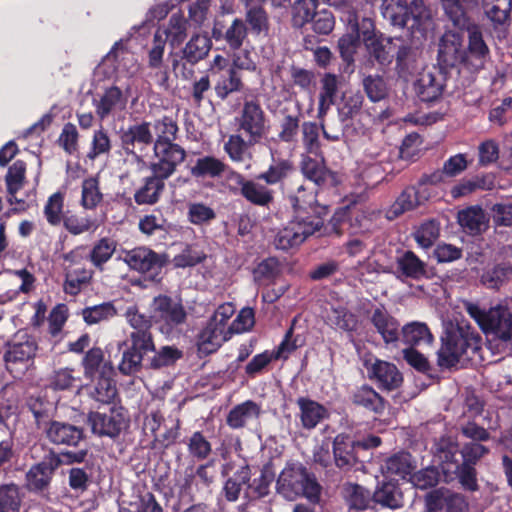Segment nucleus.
Masks as SVG:
<instances>
[{
	"label": "nucleus",
	"instance_id": "f257e3e1",
	"mask_svg": "<svg viewBox=\"0 0 512 512\" xmlns=\"http://www.w3.org/2000/svg\"><path fill=\"white\" fill-rule=\"evenodd\" d=\"M447 17L455 27L468 33V45L466 52V69L470 72H478L485 67L490 57V49L486 44L481 27L471 23L466 13L467 8H473L480 0H441Z\"/></svg>",
	"mask_w": 512,
	"mask_h": 512
},
{
	"label": "nucleus",
	"instance_id": "f03ea898",
	"mask_svg": "<svg viewBox=\"0 0 512 512\" xmlns=\"http://www.w3.org/2000/svg\"><path fill=\"white\" fill-rule=\"evenodd\" d=\"M482 338L469 325L449 323L441 336V346L437 351V365L442 369L455 367L463 356L473 360L479 355Z\"/></svg>",
	"mask_w": 512,
	"mask_h": 512
},
{
	"label": "nucleus",
	"instance_id": "7ed1b4c3",
	"mask_svg": "<svg viewBox=\"0 0 512 512\" xmlns=\"http://www.w3.org/2000/svg\"><path fill=\"white\" fill-rule=\"evenodd\" d=\"M277 492L287 500L303 496L318 503L322 487L315 475L300 462H288L276 482Z\"/></svg>",
	"mask_w": 512,
	"mask_h": 512
},
{
	"label": "nucleus",
	"instance_id": "20e7f679",
	"mask_svg": "<svg viewBox=\"0 0 512 512\" xmlns=\"http://www.w3.org/2000/svg\"><path fill=\"white\" fill-rule=\"evenodd\" d=\"M89 450L87 445L77 451L65 450L57 454L51 451L43 459L30 467L26 473V488L31 492H40L47 489L55 471L62 465H73L86 462Z\"/></svg>",
	"mask_w": 512,
	"mask_h": 512
},
{
	"label": "nucleus",
	"instance_id": "39448f33",
	"mask_svg": "<svg viewBox=\"0 0 512 512\" xmlns=\"http://www.w3.org/2000/svg\"><path fill=\"white\" fill-rule=\"evenodd\" d=\"M466 311L485 335H491L503 342L512 339V312L509 307L498 304L484 309L477 304L469 303Z\"/></svg>",
	"mask_w": 512,
	"mask_h": 512
},
{
	"label": "nucleus",
	"instance_id": "423d86ee",
	"mask_svg": "<svg viewBox=\"0 0 512 512\" xmlns=\"http://www.w3.org/2000/svg\"><path fill=\"white\" fill-rule=\"evenodd\" d=\"M119 259L131 270L146 275L152 281L161 280L162 269L169 262L166 253H158L148 246L121 249Z\"/></svg>",
	"mask_w": 512,
	"mask_h": 512
},
{
	"label": "nucleus",
	"instance_id": "0eeeda50",
	"mask_svg": "<svg viewBox=\"0 0 512 512\" xmlns=\"http://www.w3.org/2000/svg\"><path fill=\"white\" fill-rule=\"evenodd\" d=\"M122 358L118 365L121 374L131 376L146 368L148 354L155 352L152 334H130L120 346Z\"/></svg>",
	"mask_w": 512,
	"mask_h": 512
},
{
	"label": "nucleus",
	"instance_id": "6e6552de",
	"mask_svg": "<svg viewBox=\"0 0 512 512\" xmlns=\"http://www.w3.org/2000/svg\"><path fill=\"white\" fill-rule=\"evenodd\" d=\"M151 319L161 333L171 335L174 329L186 322L187 312L181 299L160 294L150 304Z\"/></svg>",
	"mask_w": 512,
	"mask_h": 512
},
{
	"label": "nucleus",
	"instance_id": "1a4fd4ad",
	"mask_svg": "<svg viewBox=\"0 0 512 512\" xmlns=\"http://www.w3.org/2000/svg\"><path fill=\"white\" fill-rule=\"evenodd\" d=\"M324 221L319 216H296L280 229L274 238L277 250L288 251L301 245L309 236L321 230Z\"/></svg>",
	"mask_w": 512,
	"mask_h": 512
},
{
	"label": "nucleus",
	"instance_id": "9d476101",
	"mask_svg": "<svg viewBox=\"0 0 512 512\" xmlns=\"http://www.w3.org/2000/svg\"><path fill=\"white\" fill-rule=\"evenodd\" d=\"M236 132L260 143L267 135L268 119L258 100H245L234 118Z\"/></svg>",
	"mask_w": 512,
	"mask_h": 512
},
{
	"label": "nucleus",
	"instance_id": "9b49d317",
	"mask_svg": "<svg viewBox=\"0 0 512 512\" xmlns=\"http://www.w3.org/2000/svg\"><path fill=\"white\" fill-rule=\"evenodd\" d=\"M464 37L460 32L446 31L438 44L437 66L447 75L460 73V67L466 69Z\"/></svg>",
	"mask_w": 512,
	"mask_h": 512
},
{
	"label": "nucleus",
	"instance_id": "f8f14e48",
	"mask_svg": "<svg viewBox=\"0 0 512 512\" xmlns=\"http://www.w3.org/2000/svg\"><path fill=\"white\" fill-rule=\"evenodd\" d=\"M87 423L94 435L115 440L129 428L130 418L124 408L110 407L105 412L90 411Z\"/></svg>",
	"mask_w": 512,
	"mask_h": 512
},
{
	"label": "nucleus",
	"instance_id": "ddd939ff",
	"mask_svg": "<svg viewBox=\"0 0 512 512\" xmlns=\"http://www.w3.org/2000/svg\"><path fill=\"white\" fill-rule=\"evenodd\" d=\"M393 26L407 28L413 34L420 31L430 14L423 0H412L408 5L397 1L389 4L384 13Z\"/></svg>",
	"mask_w": 512,
	"mask_h": 512
},
{
	"label": "nucleus",
	"instance_id": "4468645a",
	"mask_svg": "<svg viewBox=\"0 0 512 512\" xmlns=\"http://www.w3.org/2000/svg\"><path fill=\"white\" fill-rule=\"evenodd\" d=\"M37 344L30 337L24 341H12L8 343L4 353V361L7 370L14 378H21L33 364L36 355Z\"/></svg>",
	"mask_w": 512,
	"mask_h": 512
},
{
	"label": "nucleus",
	"instance_id": "2eb2a0df",
	"mask_svg": "<svg viewBox=\"0 0 512 512\" xmlns=\"http://www.w3.org/2000/svg\"><path fill=\"white\" fill-rule=\"evenodd\" d=\"M154 161L149 165L151 172L170 178L187 156L186 150L179 144L165 143L153 145Z\"/></svg>",
	"mask_w": 512,
	"mask_h": 512
},
{
	"label": "nucleus",
	"instance_id": "dca6fc26",
	"mask_svg": "<svg viewBox=\"0 0 512 512\" xmlns=\"http://www.w3.org/2000/svg\"><path fill=\"white\" fill-rule=\"evenodd\" d=\"M348 399L352 406L372 414L375 418L382 417L390 406L388 400L367 383L351 389Z\"/></svg>",
	"mask_w": 512,
	"mask_h": 512
},
{
	"label": "nucleus",
	"instance_id": "f3484780",
	"mask_svg": "<svg viewBox=\"0 0 512 512\" xmlns=\"http://www.w3.org/2000/svg\"><path fill=\"white\" fill-rule=\"evenodd\" d=\"M368 378L382 391H394L403 383V375L397 366L391 362L376 358L374 362L364 364Z\"/></svg>",
	"mask_w": 512,
	"mask_h": 512
},
{
	"label": "nucleus",
	"instance_id": "a211bd4d",
	"mask_svg": "<svg viewBox=\"0 0 512 512\" xmlns=\"http://www.w3.org/2000/svg\"><path fill=\"white\" fill-rule=\"evenodd\" d=\"M43 433L47 440L55 446L78 448L81 443L85 444L84 429L65 421L54 420L50 422Z\"/></svg>",
	"mask_w": 512,
	"mask_h": 512
},
{
	"label": "nucleus",
	"instance_id": "6ab92c4d",
	"mask_svg": "<svg viewBox=\"0 0 512 512\" xmlns=\"http://www.w3.org/2000/svg\"><path fill=\"white\" fill-rule=\"evenodd\" d=\"M230 181L240 187V194L253 205L266 207L274 201V193L259 181L247 180L238 171H230Z\"/></svg>",
	"mask_w": 512,
	"mask_h": 512
},
{
	"label": "nucleus",
	"instance_id": "aec40b11",
	"mask_svg": "<svg viewBox=\"0 0 512 512\" xmlns=\"http://www.w3.org/2000/svg\"><path fill=\"white\" fill-rule=\"evenodd\" d=\"M450 76L439 68L435 72H422L414 84L417 97L421 102L432 103L439 100Z\"/></svg>",
	"mask_w": 512,
	"mask_h": 512
},
{
	"label": "nucleus",
	"instance_id": "412c9836",
	"mask_svg": "<svg viewBox=\"0 0 512 512\" xmlns=\"http://www.w3.org/2000/svg\"><path fill=\"white\" fill-rule=\"evenodd\" d=\"M357 443L346 433L337 434L332 442L334 463L343 472L353 470L359 463Z\"/></svg>",
	"mask_w": 512,
	"mask_h": 512
},
{
	"label": "nucleus",
	"instance_id": "4be33fe9",
	"mask_svg": "<svg viewBox=\"0 0 512 512\" xmlns=\"http://www.w3.org/2000/svg\"><path fill=\"white\" fill-rule=\"evenodd\" d=\"M151 124L143 121L139 124L130 125L127 130H123L120 135L121 146L127 155H132L139 163L145 164L142 156L135 152L136 144L145 147L154 145V138L151 132Z\"/></svg>",
	"mask_w": 512,
	"mask_h": 512
},
{
	"label": "nucleus",
	"instance_id": "5701e85b",
	"mask_svg": "<svg viewBox=\"0 0 512 512\" xmlns=\"http://www.w3.org/2000/svg\"><path fill=\"white\" fill-rule=\"evenodd\" d=\"M372 502L382 508L397 510L405 505L404 494L397 480L384 478L377 482Z\"/></svg>",
	"mask_w": 512,
	"mask_h": 512
},
{
	"label": "nucleus",
	"instance_id": "b1692460",
	"mask_svg": "<svg viewBox=\"0 0 512 512\" xmlns=\"http://www.w3.org/2000/svg\"><path fill=\"white\" fill-rule=\"evenodd\" d=\"M210 76L214 83L216 96L224 101L228 96L243 89L240 73L234 67H220L210 69Z\"/></svg>",
	"mask_w": 512,
	"mask_h": 512
},
{
	"label": "nucleus",
	"instance_id": "393cba45",
	"mask_svg": "<svg viewBox=\"0 0 512 512\" xmlns=\"http://www.w3.org/2000/svg\"><path fill=\"white\" fill-rule=\"evenodd\" d=\"M231 337L232 333L228 327L219 325L209 319L206 326L198 334V351L204 355H210L216 352Z\"/></svg>",
	"mask_w": 512,
	"mask_h": 512
},
{
	"label": "nucleus",
	"instance_id": "a878e982",
	"mask_svg": "<svg viewBox=\"0 0 512 512\" xmlns=\"http://www.w3.org/2000/svg\"><path fill=\"white\" fill-rule=\"evenodd\" d=\"M351 3L352 0H342L339 6L343 9L344 16L341 19L350 26V33L359 35V41L362 40L365 45L378 37L379 33L376 32L374 21L371 18L364 17L360 21L358 20L357 12L353 9Z\"/></svg>",
	"mask_w": 512,
	"mask_h": 512
},
{
	"label": "nucleus",
	"instance_id": "bb28decb",
	"mask_svg": "<svg viewBox=\"0 0 512 512\" xmlns=\"http://www.w3.org/2000/svg\"><path fill=\"white\" fill-rule=\"evenodd\" d=\"M301 172L306 179L313 182L320 189L336 187L339 183L335 172L329 170L324 163L309 156L302 160Z\"/></svg>",
	"mask_w": 512,
	"mask_h": 512
},
{
	"label": "nucleus",
	"instance_id": "cd10ccee",
	"mask_svg": "<svg viewBox=\"0 0 512 512\" xmlns=\"http://www.w3.org/2000/svg\"><path fill=\"white\" fill-rule=\"evenodd\" d=\"M370 321L386 345L400 340V323L383 306L373 311Z\"/></svg>",
	"mask_w": 512,
	"mask_h": 512
},
{
	"label": "nucleus",
	"instance_id": "c85d7f7f",
	"mask_svg": "<svg viewBox=\"0 0 512 512\" xmlns=\"http://www.w3.org/2000/svg\"><path fill=\"white\" fill-rule=\"evenodd\" d=\"M230 171L235 170L221 159L212 155L197 158L195 164L190 168V174L195 179H215L226 174V179L230 181Z\"/></svg>",
	"mask_w": 512,
	"mask_h": 512
},
{
	"label": "nucleus",
	"instance_id": "c756f323",
	"mask_svg": "<svg viewBox=\"0 0 512 512\" xmlns=\"http://www.w3.org/2000/svg\"><path fill=\"white\" fill-rule=\"evenodd\" d=\"M290 203L297 213V216H302L301 212L313 213L312 216H319L327 213V207L321 206L317 201V190L309 188L304 184L298 186L293 195L290 196Z\"/></svg>",
	"mask_w": 512,
	"mask_h": 512
},
{
	"label": "nucleus",
	"instance_id": "7c9ffc66",
	"mask_svg": "<svg viewBox=\"0 0 512 512\" xmlns=\"http://www.w3.org/2000/svg\"><path fill=\"white\" fill-rule=\"evenodd\" d=\"M168 178L153 173L143 179V184L135 191L134 200L138 205H154L159 202Z\"/></svg>",
	"mask_w": 512,
	"mask_h": 512
},
{
	"label": "nucleus",
	"instance_id": "2f4dec72",
	"mask_svg": "<svg viewBox=\"0 0 512 512\" xmlns=\"http://www.w3.org/2000/svg\"><path fill=\"white\" fill-rule=\"evenodd\" d=\"M295 167L290 159L271 156V162L265 171L256 176V180L267 186L282 185L294 172Z\"/></svg>",
	"mask_w": 512,
	"mask_h": 512
},
{
	"label": "nucleus",
	"instance_id": "473e14b6",
	"mask_svg": "<svg viewBox=\"0 0 512 512\" xmlns=\"http://www.w3.org/2000/svg\"><path fill=\"white\" fill-rule=\"evenodd\" d=\"M299 408V418L304 429L312 430L324 419L329 417L328 409L321 403L308 397H299L296 400Z\"/></svg>",
	"mask_w": 512,
	"mask_h": 512
},
{
	"label": "nucleus",
	"instance_id": "72a5a7b5",
	"mask_svg": "<svg viewBox=\"0 0 512 512\" xmlns=\"http://www.w3.org/2000/svg\"><path fill=\"white\" fill-rule=\"evenodd\" d=\"M483 9L494 31L505 36L511 23L512 0H496L491 5L484 4Z\"/></svg>",
	"mask_w": 512,
	"mask_h": 512
},
{
	"label": "nucleus",
	"instance_id": "f704fd0d",
	"mask_svg": "<svg viewBox=\"0 0 512 512\" xmlns=\"http://www.w3.org/2000/svg\"><path fill=\"white\" fill-rule=\"evenodd\" d=\"M113 368L104 365L90 392L91 397L102 404H110L117 396L116 382L113 379Z\"/></svg>",
	"mask_w": 512,
	"mask_h": 512
},
{
	"label": "nucleus",
	"instance_id": "c9c22d12",
	"mask_svg": "<svg viewBox=\"0 0 512 512\" xmlns=\"http://www.w3.org/2000/svg\"><path fill=\"white\" fill-rule=\"evenodd\" d=\"M365 47L370 58L381 66H387L393 61L397 48V37H385L379 33L378 37L365 44Z\"/></svg>",
	"mask_w": 512,
	"mask_h": 512
},
{
	"label": "nucleus",
	"instance_id": "e433bc0d",
	"mask_svg": "<svg viewBox=\"0 0 512 512\" xmlns=\"http://www.w3.org/2000/svg\"><path fill=\"white\" fill-rule=\"evenodd\" d=\"M261 415V406L253 400L235 405L226 416V424L233 430L244 428L252 419Z\"/></svg>",
	"mask_w": 512,
	"mask_h": 512
},
{
	"label": "nucleus",
	"instance_id": "4c0bfd02",
	"mask_svg": "<svg viewBox=\"0 0 512 512\" xmlns=\"http://www.w3.org/2000/svg\"><path fill=\"white\" fill-rule=\"evenodd\" d=\"M458 223L470 235H479L488 228L489 219L479 205L469 206L458 212Z\"/></svg>",
	"mask_w": 512,
	"mask_h": 512
},
{
	"label": "nucleus",
	"instance_id": "58836bf2",
	"mask_svg": "<svg viewBox=\"0 0 512 512\" xmlns=\"http://www.w3.org/2000/svg\"><path fill=\"white\" fill-rule=\"evenodd\" d=\"M341 496L350 510L365 511L370 507L372 494L360 484L345 482L341 487Z\"/></svg>",
	"mask_w": 512,
	"mask_h": 512
},
{
	"label": "nucleus",
	"instance_id": "ea45409f",
	"mask_svg": "<svg viewBox=\"0 0 512 512\" xmlns=\"http://www.w3.org/2000/svg\"><path fill=\"white\" fill-rule=\"evenodd\" d=\"M396 266L398 272L406 278L420 280L429 277L427 264L411 250H406L401 256L397 257Z\"/></svg>",
	"mask_w": 512,
	"mask_h": 512
},
{
	"label": "nucleus",
	"instance_id": "a19ab883",
	"mask_svg": "<svg viewBox=\"0 0 512 512\" xmlns=\"http://www.w3.org/2000/svg\"><path fill=\"white\" fill-rule=\"evenodd\" d=\"M400 340L405 345L414 348L423 344H431L434 336L426 323L413 321L402 327Z\"/></svg>",
	"mask_w": 512,
	"mask_h": 512
},
{
	"label": "nucleus",
	"instance_id": "79ce46f5",
	"mask_svg": "<svg viewBox=\"0 0 512 512\" xmlns=\"http://www.w3.org/2000/svg\"><path fill=\"white\" fill-rule=\"evenodd\" d=\"M320 82L318 116L322 117L336 103L340 79L333 73H325Z\"/></svg>",
	"mask_w": 512,
	"mask_h": 512
},
{
	"label": "nucleus",
	"instance_id": "37998d69",
	"mask_svg": "<svg viewBox=\"0 0 512 512\" xmlns=\"http://www.w3.org/2000/svg\"><path fill=\"white\" fill-rule=\"evenodd\" d=\"M117 246L116 240L110 237H102L93 244L87 259L97 270L102 272L106 263L111 260L116 252Z\"/></svg>",
	"mask_w": 512,
	"mask_h": 512
},
{
	"label": "nucleus",
	"instance_id": "c03bdc74",
	"mask_svg": "<svg viewBox=\"0 0 512 512\" xmlns=\"http://www.w3.org/2000/svg\"><path fill=\"white\" fill-rule=\"evenodd\" d=\"M247 26L245 22L240 18H235L232 24L222 32L217 26H214L212 35L215 40H225L231 50H238L247 37Z\"/></svg>",
	"mask_w": 512,
	"mask_h": 512
},
{
	"label": "nucleus",
	"instance_id": "a18cd8bd",
	"mask_svg": "<svg viewBox=\"0 0 512 512\" xmlns=\"http://www.w3.org/2000/svg\"><path fill=\"white\" fill-rule=\"evenodd\" d=\"M250 466L245 464L240 466L232 476L228 477L222 487V494L229 502H235L239 499L244 485L251 480Z\"/></svg>",
	"mask_w": 512,
	"mask_h": 512
},
{
	"label": "nucleus",
	"instance_id": "49530a36",
	"mask_svg": "<svg viewBox=\"0 0 512 512\" xmlns=\"http://www.w3.org/2000/svg\"><path fill=\"white\" fill-rule=\"evenodd\" d=\"M282 118L279 120L277 138L280 142L295 143L300 131L301 111L288 113L285 108L281 111Z\"/></svg>",
	"mask_w": 512,
	"mask_h": 512
},
{
	"label": "nucleus",
	"instance_id": "de8ad7c7",
	"mask_svg": "<svg viewBox=\"0 0 512 512\" xmlns=\"http://www.w3.org/2000/svg\"><path fill=\"white\" fill-rule=\"evenodd\" d=\"M212 42L207 35L196 34L182 50V59L191 65H195L207 57L211 50Z\"/></svg>",
	"mask_w": 512,
	"mask_h": 512
},
{
	"label": "nucleus",
	"instance_id": "09e8293b",
	"mask_svg": "<svg viewBox=\"0 0 512 512\" xmlns=\"http://www.w3.org/2000/svg\"><path fill=\"white\" fill-rule=\"evenodd\" d=\"M458 452H460L458 443L450 437H441L435 443V453L441 462L442 471L446 476H449L455 464L459 463L456 458Z\"/></svg>",
	"mask_w": 512,
	"mask_h": 512
},
{
	"label": "nucleus",
	"instance_id": "8fccbe9b",
	"mask_svg": "<svg viewBox=\"0 0 512 512\" xmlns=\"http://www.w3.org/2000/svg\"><path fill=\"white\" fill-rule=\"evenodd\" d=\"M64 277V292L71 296H77L85 286L91 283L93 271L85 267L76 269L66 267Z\"/></svg>",
	"mask_w": 512,
	"mask_h": 512
},
{
	"label": "nucleus",
	"instance_id": "3c124183",
	"mask_svg": "<svg viewBox=\"0 0 512 512\" xmlns=\"http://www.w3.org/2000/svg\"><path fill=\"white\" fill-rule=\"evenodd\" d=\"M364 97L359 91H345L337 108L340 123H352L363 105Z\"/></svg>",
	"mask_w": 512,
	"mask_h": 512
},
{
	"label": "nucleus",
	"instance_id": "603ef678",
	"mask_svg": "<svg viewBox=\"0 0 512 512\" xmlns=\"http://www.w3.org/2000/svg\"><path fill=\"white\" fill-rule=\"evenodd\" d=\"M417 52L401 38H397V48L394 53L396 71L399 77H406L415 68Z\"/></svg>",
	"mask_w": 512,
	"mask_h": 512
},
{
	"label": "nucleus",
	"instance_id": "864d4df0",
	"mask_svg": "<svg viewBox=\"0 0 512 512\" xmlns=\"http://www.w3.org/2000/svg\"><path fill=\"white\" fill-rule=\"evenodd\" d=\"M257 144V142L252 141L249 143V137H245V135L237 132L228 137L223 149L232 162L243 163L249 148Z\"/></svg>",
	"mask_w": 512,
	"mask_h": 512
},
{
	"label": "nucleus",
	"instance_id": "5fc2aeb1",
	"mask_svg": "<svg viewBox=\"0 0 512 512\" xmlns=\"http://www.w3.org/2000/svg\"><path fill=\"white\" fill-rule=\"evenodd\" d=\"M164 40L169 41L172 46L181 44L187 36V20L181 12L173 13L167 26L159 27Z\"/></svg>",
	"mask_w": 512,
	"mask_h": 512
},
{
	"label": "nucleus",
	"instance_id": "6e6d98bb",
	"mask_svg": "<svg viewBox=\"0 0 512 512\" xmlns=\"http://www.w3.org/2000/svg\"><path fill=\"white\" fill-rule=\"evenodd\" d=\"M28 410L33 414L36 426L39 430L44 431V429L53 422L52 419L54 413L53 404L41 397H30L27 400Z\"/></svg>",
	"mask_w": 512,
	"mask_h": 512
},
{
	"label": "nucleus",
	"instance_id": "4d7b16f0",
	"mask_svg": "<svg viewBox=\"0 0 512 512\" xmlns=\"http://www.w3.org/2000/svg\"><path fill=\"white\" fill-rule=\"evenodd\" d=\"M125 99L121 89L117 86H111L106 89L98 103L96 104V113L101 120L105 119L116 109H122L125 106Z\"/></svg>",
	"mask_w": 512,
	"mask_h": 512
},
{
	"label": "nucleus",
	"instance_id": "13d9d810",
	"mask_svg": "<svg viewBox=\"0 0 512 512\" xmlns=\"http://www.w3.org/2000/svg\"><path fill=\"white\" fill-rule=\"evenodd\" d=\"M216 218V211L204 202L187 204V220L194 226L200 228L210 226Z\"/></svg>",
	"mask_w": 512,
	"mask_h": 512
},
{
	"label": "nucleus",
	"instance_id": "bf43d9fd",
	"mask_svg": "<svg viewBox=\"0 0 512 512\" xmlns=\"http://www.w3.org/2000/svg\"><path fill=\"white\" fill-rule=\"evenodd\" d=\"M112 140L109 132L102 126L94 130L86 158L91 161L102 156H109L112 150Z\"/></svg>",
	"mask_w": 512,
	"mask_h": 512
},
{
	"label": "nucleus",
	"instance_id": "052dcab7",
	"mask_svg": "<svg viewBox=\"0 0 512 512\" xmlns=\"http://www.w3.org/2000/svg\"><path fill=\"white\" fill-rule=\"evenodd\" d=\"M147 358V369H161L175 365L183 357V352L175 346H163Z\"/></svg>",
	"mask_w": 512,
	"mask_h": 512
},
{
	"label": "nucleus",
	"instance_id": "680f3d73",
	"mask_svg": "<svg viewBox=\"0 0 512 512\" xmlns=\"http://www.w3.org/2000/svg\"><path fill=\"white\" fill-rule=\"evenodd\" d=\"M81 315L87 325H94L114 318L117 309L112 301H108L83 308Z\"/></svg>",
	"mask_w": 512,
	"mask_h": 512
},
{
	"label": "nucleus",
	"instance_id": "e2e57ef3",
	"mask_svg": "<svg viewBox=\"0 0 512 512\" xmlns=\"http://www.w3.org/2000/svg\"><path fill=\"white\" fill-rule=\"evenodd\" d=\"M359 35L353 33H346L338 40V51L345 64L344 71L352 72L354 70L355 54L360 47Z\"/></svg>",
	"mask_w": 512,
	"mask_h": 512
},
{
	"label": "nucleus",
	"instance_id": "0e129e2a",
	"mask_svg": "<svg viewBox=\"0 0 512 512\" xmlns=\"http://www.w3.org/2000/svg\"><path fill=\"white\" fill-rule=\"evenodd\" d=\"M64 201L65 195L61 191L51 194L43 208V214L50 226H59L64 217Z\"/></svg>",
	"mask_w": 512,
	"mask_h": 512
},
{
	"label": "nucleus",
	"instance_id": "69168bd1",
	"mask_svg": "<svg viewBox=\"0 0 512 512\" xmlns=\"http://www.w3.org/2000/svg\"><path fill=\"white\" fill-rule=\"evenodd\" d=\"M386 467L390 474L405 479L407 476L411 477L416 465L413 456L409 452H398L387 459Z\"/></svg>",
	"mask_w": 512,
	"mask_h": 512
},
{
	"label": "nucleus",
	"instance_id": "338daca9",
	"mask_svg": "<svg viewBox=\"0 0 512 512\" xmlns=\"http://www.w3.org/2000/svg\"><path fill=\"white\" fill-rule=\"evenodd\" d=\"M155 139L154 144L173 143L178 137L179 127L171 116H163L155 120L153 124Z\"/></svg>",
	"mask_w": 512,
	"mask_h": 512
},
{
	"label": "nucleus",
	"instance_id": "774afa93",
	"mask_svg": "<svg viewBox=\"0 0 512 512\" xmlns=\"http://www.w3.org/2000/svg\"><path fill=\"white\" fill-rule=\"evenodd\" d=\"M102 200L103 194L100 191L99 180L96 177L85 178L81 185V206L86 210H93Z\"/></svg>",
	"mask_w": 512,
	"mask_h": 512
}]
</instances>
